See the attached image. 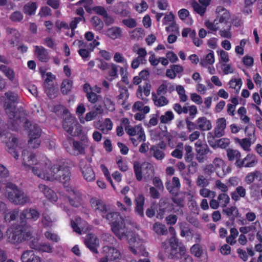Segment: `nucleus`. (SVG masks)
<instances>
[{"mask_svg": "<svg viewBox=\"0 0 262 262\" xmlns=\"http://www.w3.org/2000/svg\"><path fill=\"white\" fill-rule=\"evenodd\" d=\"M170 84L169 83L167 82L166 81L163 82L158 88L157 90V93L158 95H164L166 94V93L168 91V85Z\"/></svg>", "mask_w": 262, "mask_h": 262, "instance_id": "nucleus-60", "label": "nucleus"}, {"mask_svg": "<svg viewBox=\"0 0 262 262\" xmlns=\"http://www.w3.org/2000/svg\"><path fill=\"white\" fill-rule=\"evenodd\" d=\"M215 59L213 52L211 51L203 59H201L200 64L207 68L209 65H212L214 63Z\"/></svg>", "mask_w": 262, "mask_h": 262, "instance_id": "nucleus-32", "label": "nucleus"}, {"mask_svg": "<svg viewBox=\"0 0 262 262\" xmlns=\"http://www.w3.org/2000/svg\"><path fill=\"white\" fill-rule=\"evenodd\" d=\"M257 162L255 156L252 154H248L244 159L235 162V164L238 168L252 167L255 165Z\"/></svg>", "mask_w": 262, "mask_h": 262, "instance_id": "nucleus-16", "label": "nucleus"}, {"mask_svg": "<svg viewBox=\"0 0 262 262\" xmlns=\"http://www.w3.org/2000/svg\"><path fill=\"white\" fill-rule=\"evenodd\" d=\"M227 156L229 161H235V162L240 161L241 155L239 151L237 150L233 149H228L227 150Z\"/></svg>", "mask_w": 262, "mask_h": 262, "instance_id": "nucleus-35", "label": "nucleus"}, {"mask_svg": "<svg viewBox=\"0 0 262 262\" xmlns=\"http://www.w3.org/2000/svg\"><path fill=\"white\" fill-rule=\"evenodd\" d=\"M102 253L103 256H106L110 261L119 259L121 257V253L117 249L108 245L103 247Z\"/></svg>", "mask_w": 262, "mask_h": 262, "instance_id": "nucleus-14", "label": "nucleus"}, {"mask_svg": "<svg viewBox=\"0 0 262 262\" xmlns=\"http://www.w3.org/2000/svg\"><path fill=\"white\" fill-rule=\"evenodd\" d=\"M92 208L96 211L101 214H104L108 211V207L103 201L96 198H92L90 200Z\"/></svg>", "mask_w": 262, "mask_h": 262, "instance_id": "nucleus-17", "label": "nucleus"}, {"mask_svg": "<svg viewBox=\"0 0 262 262\" xmlns=\"http://www.w3.org/2000/svg\"><path fill=\"white\" fill-rule=\"evenodd\" d=\"M12 190L8 192V199L15 204L24 205L30 201L29 198L23 191L18 189L15 185L11 184Z\"/></svg>", "mask_w": 262, "mask_h": 262, "instance_id": "nucleus-7", "label": "nucleus"}, {"mask_svg": "<svg viewBox=\"0 0 262 262\" xmlns=\"http://www.w3.org/2000/svg\"><path fill=\"white\" fill-rule=\"evenodd\" d=\"M122 32V28L117 26H114L106 30L105 35L111 39L115 40L121 38L123 36Z\"/></svg>", "mask_w": 262, "mask_h": 262, "instance_id": "nucleus-22", "label": "nucleus"}, {"mask_svg": "<svg viewBox=\"0 0 262 262\" xmlns=\"http://www.w3.org/2000/svg\"><path fill=\"white\" fill-rule=\"evenodd\" d=\"M18 216V211L16 209L10 211L8 213H6L5 215V219L6 221L10 222L14 221Z\"/></svg>", "mask_w": 262, "mask_h": 262, "instance_id": "nucleus-64", "label": "nucleus"}, {"mask_svg": "<svg viewBox=\"0 0 262 262\" xmlns=\"http://www.w3.org/2000/svg\"><path fill=\"white\" fill-rule=\"evenodd\" d=\"M185 161L187 162L191 161L193 157V153L192 152V147L189 145H185Z\"/></svg>", "mask_w": 262, "mask_h": 262, "instance_id": "nucleus-57", "label": "nucleus"}, {"mask_svg": "<svg viewBox=\"0 0 262 262\" xmlns=\"http://www.w3.org/2000/svg\"><path fill=\"white\" fill-rule=\"evenodd\" d=\"M93 27L95 30L100 31L103 27V21L98 16H93L91 20Z\"/></svg>", "mask_w": 262, "mask_h": 262, "instance_id": "nucleus-50", "label": "nucleus"}, {"mask_svg": "<svg viewBox=\"0 0 262 262\" xmlns=\"http://www.w3.org/2000/svg\"><path fill=\"white\" fill-rule=\"evenodd\" d=\"M28 127L29 138L35 139L40 137L42 132L41 128L37 124L30 123Z\"/></svg>", "mask_w": 262, "mask_h": 262, "instance_id": "nucleus-29", "label": "nucleus"}, {"mask_svg": "<svg viewBox=\"0 0 262 262\" xmlns=\"http://www.w3.org/2000/svg\"><path fill=\"white\" fill-rule=\"evenodd\" d=\"M45 91L48 97L51 98H54L56 97L57 91L55 88L54 85L44 86Z\"/></svg>", "mask_w": 262, "mask_h": 262, "instance_id": "nucleus-53", "label": "nucleus"}, {"mask_svg": "<svg viewBox=\"0 0 262 262\" xmlns=\"http://www.w3.org/2000/svg\"><path fill=\"white\" fill-rule=\"evenodd\" d=\"M229 88L235 90L236 93H238L242 85V81L241 79H232L228 82Z\"/></svg>", "mask_w": 262, "mask_h": 262, "instance_id": "nucleus-43", "label": "nucleus"}, {"mask_svg": "<svg viewBox=\"0 0 262 262\" xmlns=\"http://www.w3.org/2000/svg\"><path fill=\"white\" fill-rule=\"evenodd\" d=\"M143 30L141 28H136L130 32L132 39L139 40L143 37Z\"/></svg>", "mask_w": 262, "mask_h": 262, "instance_id": "nucleus-51", "label": "nucleus"}, {"mask_svg": "<svg viewBox=\"0 0 262 262\" xmlns=\"http://www.w3.org/2000/svg\"><path fill=\"white\" fill-rule=\"evenodd\" d=\"M73 81L70 79H64L61 84V91L63 95H67L71 90Z\"/></svg>", "mask_w": 262, "mask_h": 262, "instance_id": "nucleus-39", "label": "nucleus"}, {"mask_svg": "<svg viewBox=\"0 0 262 262\" xmlns=\"http://www.w3.org/2000/svg\"><path fill=\"white\" fill-rule=\"evenodd\" d=\"M63 129L72 136H76L78 133V123L75 117L67 115L62 123Z\"/></svg>", "mask_w": 262, "mask_h": 262, "instance_id": "nucleus-8", "label": "nucleus"}, {"mask_svg": "<svg viewBox=\"0 0 262 262\" xmlns=\"http://www.w3.org/2000/svg\"><path fill=\"white\" fill-rule=\"evenodd\" d=\"M36 9V5L35 3H28L24 7V12L29 15L34 14Z\"/></svg>", "mask_w": 262, "mask_h": 262, "instance_id": "nucleus-55", "label": "nucleus"}, {"mask_svg": "<svg viewBox=\"0 0 262 262\" xmlns=\"http://www.w3.org/2000/svg\"><path fill=\"white\" fill-rule=\"evenodd\" d=\"M196 185L199 187H206L209 185V180L203 175H200L196 180Z\"/></svg>", "mask_w": 262, "mask_h": 262, "instance_id": "nucleus-52", "label": "nucleus"}, {"mask_svg": "<svg viewBox=\"0 0 262 262\" xmlns=\"http://www.w3.org/2000/svg\"><path fill=\"white\" fill-rule=\"evenodd\" d=\"M181 186L179 179L178 177H173L172 181L166 182V187L168 191L171 194H175L180 189Z\"/></svg>", "mask_w": 262, "mask_h": 262, "instance_id": "nucleus-27", "label": "nucleus"}, {"mask_svg": "<svg viewBox=\"0 0 262 262\" xmlns=\"http://www.w3.org/2000/svg\"><path fill=\"white\" fill-rule=\"evenodd\" d=\"M169 244L170 246L169 255L171 258L178 259L182 255V252L186 251L184 246L179 245L178 241L174 237L170 238Z\"/></svg>", "mask_w": 262, "mask_h": 262, "instance_id": "nucleus-12", "label": "nucleus"}, {"mask_svg": "<svg viewBox=\"0 0 262 262\" xmlns=\"http://www.w3.org/2000/svg\"><path fill=\"white\" fill-rule=\"evenodd\" d=\"M35 54L38 59L42 62H47L49 60L48 53L45 48L42 46H35Z\"/></svg>", "mask_w": 262, "mask_h": 262, "instance_id": "nucleus-28", "label": "nucleus"}, {"mask_svg": "<svg viewBox=\"0 0 262 262\" xmlns=\"http://www.w3.org/2000/svg\"><path fill=\"white\" fill-rule=\"evenodd\" d=\"M134 170L136 179L138 181H141L143 178L146 181L150 180L155 174L153 165L147 162L140 164L138 161H135L134 162Z\"/></svg>", "mask_w": 262, "mask_h": 262, "instance_id": "nucleus-4", "label": "nucleus"}, {"mask_svg": "<svg viewBox=\"0 0 262 262\" xmlns=\"http://www.w3.org/2000/svg\"><path fill=\"white\" fill-rule=\"evenodd\" d=\"M125 130L130 136H138V140L140 142H144L146 140V136L141 125L125 126Z\"/></svg>", "mask_w": 262, "mask_h": 262, "instance_id": "nucleus-13", "label": "nucleus"}, {"mask_svg": "<svg viewBox=\"0 0 262 262\" xmlns=\"http://www.w3.org/2000/svg\"><path fill=\"white\" fill-rule=\"evenodd\" d=\"M17 139L16 138H13L11 141L7 143L8 151L16 159H18V155L17 154Z\"/></svg>", "mask_w": 262, "mask_h": 262, "instance_id": "nucleus-31", "label": "nucleus"}, {"mask_svg": "<svg viewBox=\"0 0 262 262\" xmlns=\"http://www.w3.org/2000/svg\"><path fill=\"white\" fill-rule=\"evenodd\" d=\"M0 71L11 81H13L15 78L14 71L10 67L6 65L0 66Z\"/></svg>", "mask_w": 262, "mask_h": 262, "instance_id": "nucleus-34", "label": "nucleus"}, {"mask_svg": "<svg viewBox=\"0 0 262 262\" xmlns=\"http://www.w3.org/2000/svg\"><path fill=\"white\" fill-rule=\"evenodd\" d=\"M174 118V115L171 111H167L160 117V122L163 124L169 123Z\"/></svg>", "mask_w": 262, "mask_h": 262, "instance_id": "nucleus-49", "label": "nucleus"}, {"mask_svg": "<svg viewBox=\"0 0 262 262\" xmlns=\"http://www.w3.org/2000/svg\"><path fill=\"white\" fill-rule=\"evenodd\" d=\"M21 230L22 231L23 242L32 238V230L31 228H21Z\"/></svg>", "mask_w": 262, "mask_h": 262, "instance_id": "nucleus-61", "label": "nucleus"}, {"mask_svg": "<svg viewBox=\"0 0 262 262\" xmlns=\"http://www.w3.org/2000/svg\"><path fill=\"white\" fill-rule=\"evenodd\" d=\"M152 99L156 106L159 107L164 106L169 103L168 100L163 95H158L152 93Z\"/></svg>", "mask_w": 262, "mask_h": 262, "instance_id": "nucleus-30", "label": "nucleus"}, {"mask_svg": "<svg viewBox=\"0 0 262 262\" xmlns=\"http://www.w3.org/2000/svg\"><path fill=\"white\" fill-rule=\"evenodd\" d=\"M118 88L119 95L117 97L118 102L123 105L127 101L129 97V93L127 89L122 85L120 83L118 82L116 84Z\"/></svg>", "mask_w": 262, "mask_h": 262, "instance_id": "nucleus-20", "label": "nucleus"}, {"mask_svg": "<svg viewBox=\"0 0 262 262\" xmlns=\"http://www.w3.org/2000/svg\"><path fill=\"white\" fill-rule=\"evenodd\" d=\"M191 6L194 11L201 16H203L206 12L207 6L204 5L201 6L195 1H194L191 3Z\"/></svg>", "mask_w": 262, "mask_h": 262, "instance_id": "nucleus-47", "label": "nucleus"}, {"mask_svg": "<svg viewBox=\"0 0 262 262\" xmlns=\"http://www.w3.org/2000/svg\"><path fill=\"white\" fill-rule=\"evenodd\" d=\"M226 127V120L224 118H221L217 119L216 126L214 128V136L215 137L220 138L225 134V129Z\"/></svg>", "mask_w": 262, "mask_h": 262, "instance_id": "nucleus-23", "label": "nucleus"}, {"mask_svg": "<svg viewBox=\"0 0 262 262\" xmlns=\"http://www.w3.org/2000/svg\"><path fill=\"white\" fill-rule=\"evenodd\" d=\"M116 163L118 165V167L121 171L124 172V171H126L127 170V169L128 168L127 164L126 162H125L122 160V157L118 156L116 158Z\"/></svg>", "mask_w": 262, "mask_h": 262, "instance_id": "nucleus-59", "label": "nucleus"}, {"mask_svg": "<svg viewBox=\"0 0 262 262\" xmlns=\"http://www.w3.org/2000/svg\"><path fill=\"white\" fill-rule=\"evenodd\" d=\"M226 167V164L223 159L216 157L213 160L211 163L205 166L204 171L208 175L215 172L218 177L223 178L230 172L229 167Z\"/></svg>", "mask_w": 262, "mask_h": 262, "instance_id": "nucleus-5", "label": "nucleus"}, {"mask_svg": "<svg viewBox=\"0 0 262 262\" xmlns=\"http://www.w3.org/2000/svg\"><path fill=\"white\" fill-rule=\"evenodd\" d=\"M145 198L142 194H138L136 197L135 202L136 204L135 212L141 216L144 215L143 205Z\"/></svg>", "mask_w": 262, "mask_h": 262, "instance_id": "nucleus-25", "label": "nucleus"}, {"mask_svg": "<svg viewBox=\"0 0 262 262\" xmlns=\"http://www.w3.org/2000/svg\"><path fill=\"white\" fill-rule=\"evenodd\" d=\"M22 262H41L40 257L31 250L25 251L20 256Z\"/></svg>", "mask_w": 262, "mask_h": 262, "instance_id": "nucleus-19", "label": "nucleus"}, {"mask_svg": "<svg viewBox=\"0 0 262 262\" xmlns=\"http://www.w3.org/2000/svg\"><path fill=\"white\" fill-rule=\"evenodd\" d=\"M234 141L236 143H238L246 151L250 150V146L251 145V142L250 139L244 138L240 139L238 138H234Z\"/></svg>", "mask_w": 262, "mask_h": 262, "instance_id": "nucleus-37", "label": "nucleus"}, {"mask_svg": "<svg viewBox=\"0 0 262 262\" xmlns=\"http://www.w3.org/2000/svg\"><path fill=\"white\" fill-rule=\"evenodd\" d=\"M216 17L213 22L206 21V27L210 30L216 31L221 28H224L225 25L229 24L230 14L229 11L222 6H218L216 9Z\"/></svg>", "mask_w": 262, "mask_h": 262, "instance_id": "nucleus-3", "label": "nucleus"}, {"mask_svg": "<svg viewBox=\"0 0 262 262\" xmlns=\"http://www.w3.org/2000/svg\"><path fill=\"white\" fill-rule=\"evenodd\" d=\"M221 207L225 208L230 202V198L226 193H220L217 198Z\"/></svg>", "mask_w": 262, "mask_h": 262, "instance_id": "nucleus-44", "label": "nucleus"}, {"mask_svg": "<svg viewBox=\"0 0 262 262\" xmlns=\"http://www.w3.org/2000/svg\"><path fill=\"white\" fill-rule=\"evenodd\" d=\"M67 191L68 192V200L70 204L75 207L80 206L83 202L82 193L76 188L67 187Z\"/></svg>", "mask_w": 262, "mask_h": 262, "instance_id": "nucleus-9", "label": "nucleus"}, {"mask_svg": "<svg viewBox=\"0 0 262 262\" xmlns=\"http://www.w3.org/2000/svg\"><path fill=\"white\" fill-rule=\"evenodd\" d=\"M39 217V213L34 209H26L20 215L21 220L27 219L31 221H36Z\"/></svg>", "mask_w": 262, "mask_h": 262, "instance_id": "nucleus-21", "label": "nucleus"}, {"mask_svg": "<svg viewBox=\"0 0 262 262\" xmlns=\"http://www.w3.org/2000/svg\"><path fill=\"white\" fill-rule=\"evenodd\" d=\"M101 239L105 243L109 244H113L114 243H116L117 241L111 234L108 233H104L101 235Z\"/></svg>", "mask_w": 262, "mask_h": 262, "instance_id": "nucleus-62", "label": "nucleus"}, {"mask_svg": "<svg viewBox=\"0 0 262 262\" xmlns=\"http://www.w3.org/2000/svg\"><path fill=\"white\" fill-rule=\"evenodd\" d=\"M6 100L4 103V107L6 113L10 119H14L16 124L18 125V120H15L16 118L15 103L18 102L19 98L17 94L12 92H8L5 94Z\"/></svg>", "mask_w": 262, "mask_h": 262, "instance_id": "nucleus-6", "label": "nucleus"}, {"mask_svg": "<svg viewBox=\"0 0 262 262\" xmlns=\"http://www.w3.org/2000/svg\"><path fill=\"white\" fill-rule=\"evenodd\" d=\"M39 190L43 193L45 196L49 200L53 201H56L57 197L56 193L53 190L51 189L48 186L43 185L39 184L38 186Z\"/></svg>", "mask_w": 262, "mask_h": 262, "instance_id": "nucleus-24", "label": "nucleus"}, {"mask_svg": "<svg viewBox=\"0 0 262 262\" xmlns=\"http://www.w3.org/2000/svg\"><path fill=\"white\" fill-rule=\"evenodd\" d=\"M6 233L8 243L13 244H18L23 242L22 231L21 229H16L12 231L7 230Z\"/></svg>", "mask_w": 262, "mask_h": 262, "instance_id": "nucleus-15", "label": "nucleus"}, {"mask_svg": "<svg viewBox=\"0 0 262 262\" xmlns=\"http://www.w3.org/2000/svg\"><path fill=\"white\" fill-rule=\"evenodd\" d=\"M86 97L88 101L93 104L96 103L102 98L101 95H97L93 91L91 92V93H88V94H86Z\"/></svg>", "mask_w": 262, "mask_h": 262, "instance_id": "nucleus-54", "label": "nucleus"}, {"mask_svg": "<svg viewBox=\"0 0 262 262\" xmlns=\"http://www.w3.org/2000/svg\"><path fill=\"white\" fill-rule=\"evenodd\" d=\"M77 43L79 47H85L86 46L88 47V49L90 51H93L94 48L98 45H99L100 43L99 41L96 40H94L92 43H90L89 45H86V43H84L83 41L81 40H76L74 42V44Z\"/></svg>", "mask_w": 262, "mask_h": 262, "instance_id": "nucleus-48", "label": "nucleus"}, {"mask_svg": "<svg viewBox=\"0 0 262 262\" xmlns=\"http://www.w3.org/2000/svg\"><path fill=\"white\" fill-rule=\"evenodd\" d=\"M195 158L199 163H203L207 159V155L210 151L206 144H203L202 141L198 140L195 143Z\"/></svg>", "mask_w": 262, "mask_h": 262, "instance_id": "nucleus-10", "label": "nucleus"}, {"mask_svg": "<svg viewBox=\"0 0 262 262\" xmlns=\"http://www.w3.org/2000/svg\"><path fill=\"white\" fill-rule=\"evenodd\" d=\"M85 243L88 248L93 252L98 253L97 248L99 246V243L96 235L93 234H88Z\"/></svg>", "mask_w": 262, "mask_h": 262, "instance_id": "nucleus-18", "label": "nucleus"}, {"mask_svg": "<svg viewBox=\"0 0 262 262\" xmlns=\"http://www.w3.org/2000/svg\"><path fill=\"white\" fill-rule=\"evenodd\" d=\"M118 66L114 63H111L108 69V75L109 77V80L112 81L118 77Z\"/></svg>", "mask_w": 262, "mask_h": 262, "instance_id": "nucleus-41", "label": "nucleus"}, {"mask_svg": "<svg viewBox=\"0 0 262 262\" xmlns=\"http://www.w3.org/2000/svg\"><path fill=\"white\" fill-rule=\"evenodd\" d=\"M191 254L197 257H200L203 253V250L201 246L198 244H194L190 248Z\"/></svg>", "mask_w": 262, "mask_h": 262, "instance_id": "nucleus-63", "label": "nucleus"}, {"mask_svg": "<svg viewBox=\"0 0 262 262\" xmlns=\"http://www.w3.org/2000/svg\"><path fill=\"white\" fill-rule=\"evenodd\" d=\"M227 26L226 29L221 28L219 32V34L221 37L224 38H227L230 39L232 37V33L230 31V24L226 25Z\"/></svg>", "mask_w": 262, "mask_h": 262, "instance_id": "nucleus-56", "label": "nucleus"}, {"mask_svg": "<svg viewBox=\"0 0 262 262\" xmlns=\"http://www.w3.org/2000/svg\"><path fill=\"white\" fill-rule=\"evenodd\" d=\"M152 229L156 234L160 235H165L168 232L165 226L158 222L153 225Z\"/></svg>", "mask_w": 262, "mask_h": 262, "instance_id": "nucleus-38", "label": "nucleus"}, {"mask_svg": "<svg viewBox=\"0 0 262 262\" xmlns=\"http://www.w3.org/2000/svg\"><path fill=\"white\" fill-rule=\"evenodd\" d=\"M56 221V219L53 215L46 213L42 215V223L45 227L52 226Z\"/></svg>", "mask_w": 262, "mask_h": 262, "instance_id": "nucleus-40", "label": "nucleus"}, {"mask_svg": "<svg viewBox=\"0 0 262 262\" xmlns=\"http://www.w3.org/2000/svg\"><path fill=\"white\" fill-rule=\"evenodd\" d=\"M188 207L193 213L198 214L199 213V207L196 202L194 200H190L188 202Z\"/></svg>", "mask_w": 262, "mask_h": 262, "instance_id": "nucleus-58", "label": "nucleus"}, {"mask_svg": "<svg viewBox=\"0 0 262 262\" xmlns=\"http://www.w3.org/2000/svg\"><path fill=\"white\" fill-rule=\"evenodd\" d=\"M212 124L211 122L206 117H202L199 118L196 120V129L202 131H206L211 129Z\"/></svg>", "mask_w": 262, "mask_h": 262, "instance_id": "nucleus-26", "label": "nucleus"}, {"mask_svg": "<svg viewBox=\"0 0 262 262\" xmlns=\"http://www.w3.org/2000/svg\"><path fill=\"white\" fill-rule=\"evenodd\" d=\"M262 176V173L258 170H255L250 172L246 177L245 181L247 184H251L255 179H260Z\"/></svg>", "mask_w": 262, "mask_h": 262, "instance_id": "nucleus-42", "label": "nucleus"}, {"mask_svg": "<svg viewBox=\"0 0 262 262\" xmlns=\"http://www.w3.org/2000/svg\"><path fill=\"white\" fill-rule=\"evenodd\" d=\"M150 153L158 161H162L165 157V154L163 150L153 146H151L150 148Z\"/></svg>", "mask_w": 262, "mask_h": 262, "instance_id": "nucleus-36", "label": "nucleus"}, {"mask_svg": "<svg viewBox=\"0 0 262 262\" xmlns=\"http://www.w3.org/2000/svg\"><path fill=\"white\" fill-rule=\"evenodd\" d=\"M22 166L28 172L47 181L59 180L66 184L71 179V172L64 162L52 166L51 161L45 155L36 154L28 150L22 153Z\"/></svg>", "mask_w": 262, "mask_h": 262, "instance_id": "nucleus-1", "label": "nucleus"}, {"mask_svg": "<svg viewBox=\"0 0 262 262\" xmlns=\"http://www.w3.org/2000/svg\"><path fill=\"white\" fill-rule=\"evenodd\" d=\"M246 194V191L245 188L242 186H239L236 188L234 191L231 193V198L235 201H238L239 198H244Z\"/></svg>", "mask_w": 262, "mask_h": 262, "instance_id": "nucleus-33", "label": "nucleus"}, {"mask_svg": "<svg viewBox=\"0 0 262 262\" xmlns=\"http://www.w3.org/2000/svg\"><path fill=\"white\" fill-rule=\"evenodd\" d=\"M90 160H81L79 163L81 171L84 179L87 181H92L95 180V174L90 165Z\"/></svg>", "mask_w": 262, "mask_h": 262, "instance_id": "nucleus-11", "label": "nucleus"}, {"mask_svg": "<svg viewBox=\"0 0 262 262\" xmlns=\"http://www.w3.org/2000/svg\"><path fill=\"white\" fill-rule=\"evenodd\" d=\"M183 144L181 142L177 144L176 149L171 153V155L173 157L176 158L178 159H182L183 157Z\"/></svg>", "mask_w": 262, "mask_h": 262, "instance_id": "nucleus-45", "label": "nucleus"}, {"mask_svg": "<svg viewBox=\"0 0 262 262\" xmlns=\"http://www.w3.org/2000/svg\"><path fill=\"white\" fill-rule=\"evenodd\" d=\"M176 90L179 96L180 101L185 102L188 100V96L186 95V91L184 87L181 85H177Z\"/></svg>", "mask_w": 262, "mask_h": 262, "instance_id": "nucleus-46", "label": "nucleus"}, {"mask_svg": "<svg viewBox=\"0 0 262 262\" xmlns=\"http://www.w3.org/2000/svg\"><path fill=\"white\" fill-rule=\"evenodd\" d=\"M106 219L110 222L111 230L114 234L120 240L125 239L129 244L131 252L136 255L147 256L148 253L145 251L142 242L136 236L129 226L134 227L136 223L129 217L124 219L118 212L107 213Z\"/></svg>", "mask_w": 262, "mask_h": 262, "instance_id": "nucleus-2", "label": "nucleus"}]
</instances>
